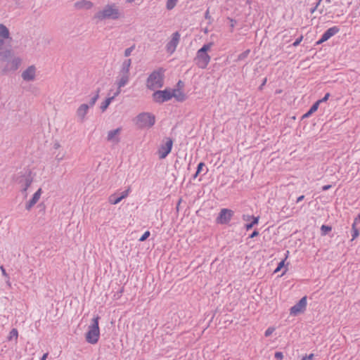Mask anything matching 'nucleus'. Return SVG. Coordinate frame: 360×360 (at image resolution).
Returning <instances> with one entry per match:
<instances>
[{
    "instance_id": "1",
    "label": "nucleus",
    "mask_w": 360,
    "mask_h": 360,
    "mask_svg": "<svg viewBox=\"0 0 360 360\" xmlns=\"http://www.w3.org/2000/svg\"><path fill=\"white\" fill-rule=\"evenodd\" d=\"M165 69L159 68L153 70L148 76L146 80V86L150 90L160 89L164 84Z\"/></svg>"
},
{
    "instance_id": "2",
    "label": "nucleus",
    "mask_w": 360,
    "mask_h": 360,
    "mask_svg": "<svg viewBox=\"0 0 360 360\" xmlns=\"http://www.w3.org/2000/svg\"><path fill=\"white\" fill-rule=\"evenodd\" d=\"M120 12L115 4L105 5L101 11L94 15V18L98 20H117L120 18Z\"/></svg>"
},
{
    "instance_id": "3",
    "label": "nucleus",
    "mask_w": 360,
    "mask_h": 360,
    "mask_svg": "<svg viewBox=\"0 0 360 360\" xmlns=\"http://www.w3.org/2000/svg\"><path fill=\"white\" fill-rule=\"evenodd\" d=\"M101 317L97 315L91 320V323L88 327L85 334V339L88 343L95 345L98 342L100 338L99 320Z\"/></svg>"
},
{
    "instance_id": "4",
    "label": "nucleus",
    "mask_w": 360,
    "mask_h": 360,
    "mask_svg": "<svg viewBox=\"0 0 360 360\" xmlns=\"http://www.w3.org/2000/svg\"><path fill=\"white\" fill-rule=\"evenodd\" d=\"M131 65V59L124 60L122 63L121 68L119 72V77L120 79L117 81V84L119 85L120 87L124 86L129 80V69Z\"/></svg>"
},
{
    "instance_id": "5",
    "label": "nucleus",
    "mask_w": 360,
    "mask_h": 360,
    "mask_svg": "<svg viewBox=\"0 0 360 360\" xmlns=\"http://www.w3.org/2000/svg\"><path fill=\"white\" fill-rule=\"evenodd\" d=\"M155 117L150 112H141L136 116V124L139 128H150L155 124Z\"/></svg>"
},
{
    "instance_id": "6",
    "label": "nucleus",
    "mask_w": 360,
    "mask_h": 360,
    "mask_svg": "<svg viewBox=\"0 0 360 360\" xmlns=\"http://www.w3.org/2000/svg\"><path fill=\"white\" fill-rule=\"evenodd\" d=\"M173 96L172 89L167 88L164 90L155 91L152 94V98L155 103L161 104L171 100Z\"/></svg>"
},
{
    "instance_id": "7",
    "label": "nucleus",
    "mask_w": 360,
    "mask_h": 360,
    "mask_svg": "<svg viewBox=\"0 0 360 360\" xmlns=\"http://www.w3.org/2000/svg\"><path fill=\"white\" fill-rule=\"evenodd\" d=\"M16 181L21 185V191L25 193V197H27V191L33 181L32 171L29 169L27 173L19 175L16 178Z\"/></svg>"
},
{
    "instance_id": "8",
    "label": "nucleus",
    "mask_w": 360,
    "mask_h": 360,
    "mask_svg": "<svg viewBox=\"0 0 360 360\" xmlns=\"http://www.w3.org/2000/svg\"><path fill=\"white\" fill-rule=\"evenodd\" d=\"M173 146V139L165 137L160 145L158 153L160 159H165L171 152Z\"/></svg>"
},
{
    "instance_id": "9",
    "label": "nucleus",
    "mask_w": 360,
    "mask_h": 360,
    "mask_svg": "<svg viewBox=\"0 0 360 360\" xmlns=\"http://www.w3.org/2000/svg\"><path fill=\"white\" fill-rule=\"evenodd\" d=\"M234 215V212L228 208H223L220 210L216 223L218 224H228Z\"/></svg>"
},
{
    "instance_id": "10",
    "label": "nucleus",
    "mask_w": 360,
    "mask_h": 360,
    "mask_svg": "<svg viewBox=\"0 0 360 360\" xmlns=\"http://www.w3.org/2000/svg\"><path fill=\"white\" fill-rule=\"evenodd\" d=\"M210 56L206 52L198 50L195 58L196 65L202 69L206 68L210 61Z\"/></svg>"
},
{
    "instance_id": "11",
    "label": "nucleus",
    "mask_w": 360,
    "mask_h": 360,
    "mask_svg": "<svg viewBox=\"0 0 360 360\" xmlns=\"http://www.w3.org/2000/svg\"><path fill=\"white\" fill-rule=\"evenodd\" d=\"M307 304V296H304L290 309V314L296 316L300 313H303L306 310Z\"/></svg>"
},
{
    "instance_id": "12",
    "label": "nucleus",
    "mask_w": 360,
    "mask_h": 360,
    "mask_svg": "<svg viewBox=\"0 0 360 360\" xmlns=\"http://www.w3.org/2000/svg\"><path fill=\"white\" fill-rule=\"evenodd\" d=\"M180 40V34L179 32H175L172 34V39L166 44V50L169 53H173Z\"/></svg>"
},
{
    "instance_id": "13",
    "label": "nucleus",
    "mask_w": 360,
    "mask_h": 360,
    "mask_svg": "<svg viewBox=\"0 0 360 360\" xmlns=\"http://www.w3.org/2000/svg\"><path fill=\"white\" fill-rule=\"evenodd\" d=\"M130 191V188H128L127 190L122 192L120 195L117 193H113L110 195L108 198V201L112 205L118 204L121 202L124 198H127L129 195Z\"/></svg>"
},
{
    "instance_id": "14",
    "label": "nucleus",
    "mask_w": 360,
    "mask_h": 360,
    "mask_svg": "<svg viewBox=\"0 0 360 360\" xmlns=\"http://www.w3.org/2000/svg\"><path fill=\"white\" fill-rule=\"evenodd\" d=\"M36 68L34 65L29 66L22 73V78L25 81H33L35 79Z\"/></svg>"
},
{
    "instance_id": "15",
    "label": "nucleus",
    "mask_w": 360,
    "mask_h": 360,
    "mask_svg": "<svg viewBox=\"0 0 360 360\" xmlns=\"http://www.w3.org/2000/svg\"><path fill=\"white\" fill-rule=\"evenodd\" d=\"M121 131V127H118L115 129L109 131L108 133L107 140L115 143H118L120 141L119 134H120Z\"/></svg>"
},
{
    "instance_id": "16",
    "label": "nucleus",
    "mask_w": 360,
    "mask_h": 360,
    "mask_svg": "<svg viewBox=\"0 0 360 360\" xmlns=\"http://www.w3.org/2000/svg\"><path fill=\"white\" fill-rule=\"evenodd\" d=\"M42 193L41 188H39L32 195V198L26 203L25 209L30 210V209L37 202Z\"/></svg>"
},
{
    "instance_id": "17",
    "label": "nucleus",
    "mask_w": 360,
    "mask_h": 360,
    "mask_svg": "<svg viewBox=\"0 0 360 360\" xmlns=\"http://www.w3.org/2000/svg\"><path fill=\"white\" fill-rule=\"evenodd\" d=\"M339 31L340 28L338 26L330 27L322 34V39L328 40L330 37L338 33Z\"/></svg>"
},
{
    "instance_id": "18",
    "label": "nucleus",
    "mask_w": 360,
    "mask_h": 360,
    "mask_svg": "<svg viewBox=\"0 0 360 360\" xmlns=\"http://www.w3.org/2000/svg\"><path fill=\"white\" fill-rule=\"evenodd\" d=\"M93 6H94V4L91 1H87V0H82V1H77L76 3H75V7L79 10H81V9L89 10V9H91L93 7Z\"/></svg>"
},
{
    "instance_id": "19",
    "label": "nucleus",
    "mask_w": 360,
    "mask_h": 360,
    "mask_svg": "<svg viewBox=\"0 0 360 360\" xmlns=\"http://www.w3.org/2000/svg\"><path fill=\"white\" fill-rule=\"evenodd\" d=\"M89 108V105L87 104H82L77 110V115L81 119V121L83 122L84 117L88 112Z\"/></svg>"
},
{
    "instance_id": "20",
    "label": "nucleus",
    "mask_w": 360,
    "mask_h": 360,
    "mask_svg": "<svg viewBox=\"0 0 360 360\" xmlns=\"http://www.w3.org/2000/svg\"><path fill=\"white\" fill-rule=\"evenodd\" d=\"M172 93H174L173 98H174L179 102H183L187 98L186 94L179 89H172Z\"/></svg>"
},
{
    "instance_id": "21",
    "label": "nucleus",
    "mask_w": 360,
    "mask_h": 360,
    "mask_svg": "<svg viewBox=\"0 0 360 360\" xmlns=\"http://www.w3.org/2000/svg\"><path fill=\"white\" fill-rule=\"evenodd\" d=\"M8 62L10 64V70L15 71L19 68L21 63V60L19 58H15L11 60H8Z\"/></svg>"
},
{
    "instance_id": "22",
    "label": "nucleus",
    "mask_w": 360,
    "mask_h": 360,
    "mask_svg": "<svg viewBox=\"0 0 360 360\" xmlns=\"http://www.w3.org/2000/svg\"><path fill=\"white\" fill-rule=\"evenodd\" d=\"M9 30L3 24H0V37L4 39L9 38Z\"/></svg>"
},
{
    "instance_id": "23",
    "label": "nucleus",
    "mask_w": 360,
    "mask_h": 360,
    "mask_svg": "<svg viewBox=\"0 0 360 360\" xmlns=\"http://www.w3.org/2000/svg\"><path fill=\"white\" fill-rule=\"evenodd\" d=\"M18 337V331L16 328H13L10 333L8 336L7 337L8 341L15 340V342L17 343Z\"/></svg>"
},
{
    "instance_id": "24",
    "label": "nucleus",
    "mask_w": 360,
    "mask_h": 360,
    "mask_svg": "<svg viewBox=\"0 0 360 360\" xmlns=\"http://www.w3.org/2000/svg\"><path fill=\"white\" fill-rule=\"evenodd\" d=\"M259 220V216L255 217L251 219L250 223L245 224V229L249 231L253 228L254 226L258 224Z\"/></svg>"
},
{
    "instance_id": "25",
    "label": "nucleus",
    "mask_w": 360,
    "mask_h": 360,
    "mask_svg": "<svg viewBox=\"0 0 360 360\" xmlns=\"http://www.w3.org/2000/svg\"><path fill=\"white\" fill-rule=\"evenodd\" d=\"M113 101V97H108L107 98L101 105V110L102 112H104L106 110V109L108 108L110 103Z\"/></svg>"
},
{
    "instance_id": "26",
    "label": "nucleus",
    "mask_w": 360,
    "mask_h": 360,
    "mask_svg": "<svg viewBox=\"0 0 360 360\" xmlns=\"http://www.w3.org/2000/svg\"><path fill=\"white\" fill-rule=\"evenodd\" d=\"M100 91H101V89L98 88L96 89V94L91 98V100L89 101V107H93L95 105L96 101L99 98Z\"/></svg>"
},
{
    "instance_id": "27",
    "label": "nucleus",
    "mask_w": 360,
    "mask_h": 360,
    "mask_svg": "<svg viewBox=\"0 0 360 360\" xmlns=\"http://www.w3.org/2000/svg\"><path fill=\"white\" fill-rule=\"evenodd\" d=\"M331 230L332 227L330 226L323 224L321 227V236H326Z\"/></svg>"
},
{
    "instance_id": "28",
    "label": "nucleus",
    "mask_w": 360,
    "mask_h": 360,
    "mask_svg": "<svg viewBox=\"0 0 360 360\" xmlns=\"http://www.w3.org/2000/svg\"><path fill=\"white\" fill-rule=\"evenodd\" d=\"M204 167H205V164L203 162H200L197 166L196 171H198V173H201L204 171L203 175H205L208 172V169L206 167L204 169Z\"/></svg>"
},
{
    "instance_id": "29",
    "label": "nucleus",
    "mask_w": 360,
    "mask_h": 360,
    "mask_svg": "<svg viewBox=\"0 0 360 360\" xmlns=\"http://www.w3.org/2000/svg\"><path fill=\"white\" fill-rule=\"evenodd\" d=\"M250 53V49L245 50V51H243V53H241L240 54H239L238 56V58H237L236 60L237 61L243 60L244 59H245L248 56Z\"/></svg>"
},
{
    "instance_id": "30",
    "label": "nucleus",
    "mask_w": 360,
    "mask_h": 360,
    "mask_svg": "<svg viewBox=\"0 0 360 360\" xmlns=\"http://www.w3.org/2000/svg\"><path fill=\"white\" fill-rule=\"evenodd\" d=\"M288 254H289V251H287V254H286L285 258L284 259L281 260L278 263V264L277 267L276 268V269L274 270V273L278 272L282 268L284 267V266H285V261Z\"/></svg>"
},
{
    "instance_id": "31",
    "label": "nucleus",
    "mask_w": 360,
    "mask_h": 360,
    "mask_svg": "<svg viewBox=\"0 0 360 360\" xmlns=\"http://www.w3.org/2000/svg\"><path fill=\"white\" fill-rule=\"evenodd\" d=\"M176 3H177V0H167V5H166L167 8L168 10H172V8H174Z\"/></svg>"
},
{
    "instance_id": "32",
    "label": "nucleus",
    "mask_w": 360,
    "mask_h": 360,
    "mask_svg": "<svg viewBox=\"0 0 360 360\" xmlns=\"http://www.w3.org/2000/svg\"><path fill=\"white\" fill-rule=\"evenodd\" d=\"M212 45H213V43H212V42L205 44L199 50L201 51L202 52L207 53V51L211 49Z\"/></svg>"
},
{
    "instance_id": "33",
    "label": "nucleus",
    "mask_w": 360,
    "mask_h": 360,
    "mask_svg": "<svg viewBox=\"0 0 360 360\" xmlns=\"http://www.w3.org/2000/svg\"><path fill=\"white\" fill-rule=\"evenodd\" d=\"M319 105H320L319 102H318V101H316L315 103H314L312 104V105L310 107V108L309 109L310 112H311L312 114L314 112H315L318 110Z\"/></svg>"
},
{
    "instance_id": "34",
    "label": "nucleus",
    "mask_w": 360,
    "mask_h": 360,
    "mask_svg": "<svg viewBox=\"0 0 360 360\" xmlns=\"http://www.w3.org/2000/svg\"><path fill=\"white\" fill-rule=\"evenodd\" d=\"M135 46H136L135 44H133L129 48L126 49L124 51V56L125 57L129 56L131 55V52L134 50Z\"/></svg>"
},
{
    "instance_id": "35",
    "label": "nucleus",
    "mask_w": 360,
    "mask_h": 360,
    "mask_svg": "<svg viewBox=\"0 0 360 360\" xmlns=\"http://www.w3.org/2000/svg\"><path fill=\"white\" fill-rule=\"evenodd\" d=\"M10 71H12V70H10V64L7 62V63L2 68L1 72L3 75H5Z\"/></svg>"
},
{
    "instance_id": "36",
    "label": "nucleus",
    "mask_w": 360,
    "mask_h": 360,
    "mask_svg": "<svg viewBox=\"0 0 360 360\" xmlns=\"http://www.w3.org/2000/svg\"><path fill=\"white\" fill-rule=\"evenodd\" d=\"M150 236V233L149 231H146L139 238V241L143 242L147 240V238Z\"/></svg>"
},
{
    "instance_id": "37",
    "label": "nucleus",
    "mask_w": 360,
    "mask_h": 360,
    "mask_svg": "<svg viewBox=\"0 0 360 360\" xmlns=\"http://www.w3.org/2000/svg\"><path fill=\"white\" fill-rule=\"evenodd\" d=\"M205 18L206 20H208V24H211L213 21V19L212 18L211 15H210V11L209 8L207 9V11L205 13Z\"/></svg>"
},
{
    "instance_id": "38",
    "label": "nucleus",
    "mask_w": 360,
    "mask_h": 360,
    "mask_svg": "<svg viewBox=\"0 0 360 360\" xmlns=\"http://www.w3.org/2000/svg\"><path fill=\"white\" fill-rule=\"evenodd\" d=\"M274 330H275V328H273V327H269V328H268L266 330L265 333H264V336H265V337H269V336H270V335L272 334V333L274 331Z\"/></svg>"
},
{
    "instance_id": "39",
    "label": "nucleus",
    "mask_w": 360,
    "mask_h": 360,
    "mask_svg": "<svg viewBox=\"0 0 360 360\" xmlns=\"http://www.w3.org/2000/svg\"><path fill=\"white\" fill-rule=\"evenodd\" d=\"M330 96V94L326 93L325 94V96L321 99H319L317 101L319 102V104L321 103H323V102H326L328 100Z\"/></svg>"
},
{
    "instance_id": "40",
    "label": "nucleus",
    "mask_w": 360,
    "mask_h": 360,
    "mask_svg": "<svg viewBox=\"0 0 360 360\" xmlns=\"http://www.w3.org/2000/svg\"><path fill=\"white\" fill-rule=\"evenodd\" d=\"M274 357L277 360H281L283 358V354L281 352H276L274 354Z\"/></svg>"
},
{
    "instance_id": "41",
    "label": "nucleus",
    "mask_w": 360,
    "mask_h": 360,
    "mask_svg": "<svg viewBox=\"0 0 360 360\" xmlns=\"http://www.w3.org/2000/svg\"><path fill=\"white\" fill-rule=\"evenodd\" d=\"M303 39V35H301L300 37H298L293 43H292V46H297L300 43L301 41H302Z\"/></svg>"
},
{
    "instance_id": "42",
    "label": "nucleus",
    "mask_w": 360,
    "mask_h": 360,
    "mask_svg": "<svg viewBox=\"0 0 360 360\" xmlns=\"http://www.w3.org/2000/svg\"><path fill=\"white\" fill-rule=\"evenodd\" d=\"M0 269H1V271L2 273V275L6 278H8V280L10 279V277L8 276V274L6 273V271L5 269V268L4 267V266H0Z\"/></svg>"
},
{
    "instance_id": "43",
    "label": "nucleus",
    "mask_w": 360,
    "mask_h": 360,
    "mask_svg": "<svg viewBox=\"0 0 360 360\" xmlns=\"http://www.w3.org/2000/svg\"><path fill=\"white\" fill-rule=\"evenodd\" d=\"M352 240H354L355 238H356L359 235V229H355L354 231H352Z\"/></svg>"
},
{
    "instance_id": "44",
    "label": "nucleus",
    "mask_w": 360,
    "mask_h": 360,
    "mask_svg": "<svg viewBox=\"0 0 360 360\" xmlns=\"http://www.w3.org/2000/svg\"><path fill=\"white\" fill-rule=\"evenodd\" d=\"M124 292V287H122L115 294L114 297H116V299H119L121 296L122 292Z\"/></svg>"
},
{
    "instance_id": "45",
    "label": "nucleus",
    "mask_w": 360,
    "mask_h": 360,
    "mask_svg": "<svg viewBox=\"0 0 360 360\" xmlns=\"http://www.w3.org/2000/svg\"><path fill=\"white\" fill-rule=\"evenodd\" d=\"M254 217H255L253 215H249V214H243L242 216V219L244 221H250V220L252 219V218H254Z\"/></svg>"
},
{
    "instance_id": "46",
    "label": "nucleus",
    "mask_w": 360,
    "mask_h": 360,
    "mask_svg": "<svg viewBox=\"0 0 360 360\" xmlns=\"http://www.w3.org/2000/svg\"><path fill=\"white\" fill-rule=\"evenodd\" d=\"M259 231H258L257 229H255V230H254V231H252V233L249 236V237H248V238H255V237L258 236H259Z\"/></svg>"
},
{
    "instance_id": "47",
    "label": "nucleus",
    "mask_w": 360,
    "mask_h": 360,
    "mask_svg": "<svg viewBox=\"0 0 360 360\" xmlns=\"http://www.w3.org/2000/svg\"><path fill=\"white\" fill-rule=\"evenodd\" d=\"M321 1L322 0H318V1L316 2L315 6L310 9V13H314V11L317 9V8L319 6V4H320Z\"/></svg>"
},
{
    "instance_id": "48",
    "label": "nucleus",
    "mask_w": 360,
    "mask_h": 360,
    "mask_svg": "<svg viewBox=\"0 0 360 360\" xmlns=\"http://www.w3.org/2000/svg\"><path fill=\"white\" fill-rule=\"evenodd\" d=\"M121 88H122V87H120V86H119V85H117V91L114 93L113 96H111V97H113V100L115 99V98L116 96H117L120 94V92H121Z\"/></svg>"
},
{
    "instance_id": "49",
    "label": "nucleus",
    "mask_w": 360,
    "mask_h": 360,
    "mask_svg": "<svg viewBox=\"0 0 360 360\" xmlns=\"http://www.w3.org/2000/svg\"><path fill=\"white\" fill-rule=\"evenodd\" d=\"M312 115L311 112H310L309 110H308L306 113H304L302 116V120H304V119H306V118H308L311 115Z\"/></svg>"
},
{
    "instance_id": "50",
    "label": "nucleus",
    "mask_w": 360,
    "mask_h": 360,
    "mask_svg": "<svg viewBox=\"0 0 360 360\" xmlns=\"http://www.w3.org/2000/svg\"><path fill=\"white\" fill-rule=\"evenodd\" d=\"M176 86L178 88L177 89L180 90L181 88L184 86V83L181 80H179L176 84Z\"/></svg>"
},
{
    "instance_id": "51",
    "label": "nucleus",
    "mask_w": 360,
    "mask_h": 360,
    "mask_svg": "<svg viewBox=\"0 0 360 360\" xmlns=\"http://www.w3.org/2000/svg\"><path fill=\"white\" fill-rule=\"evenodd\" d=\"M229 20L231 21V32L233 31V28L234 27L235 25L236 24V20H233L232 18H229Z\"/></svg>"
},
{
    "instance_id": "52",
    "label": "nucleus",
    "mask_w": 360,
    "mask_h": 360,
    "mask_svg": "<svg viewBox=\"0 0 360 360\" xmlns=\"http://www.w3.org/2000/svg\"><path fill=\"white\" fill-rule=\"evenodd\" d=\"M10 55H11V51H8V50H7L3 53V57L4 58H7L8 57L10 56Z\"/></svg>"
},
{
    "instance_id": "53",
    "label": "nucleus",
    "mask_w": 360,
    "mask_h": 360,
    "mask_svg": "<svg viewBox=\"0 0 360 360\" xmlns=\"http://www.w3.org/2000/svg\"><path fill=\"white\" fill-rule=\"evenodd\" d=\"M331 187H332V185H330V184L325 185V186H322L321 190L323 191H328V189H330Z\"/></svg>"
},
{
    "instance_id": "54",
    "label": "nucleus",
    "mask_w": 360,
    "mask_h": 360,
    "mask_svg": "<svg viewBox=\"0 0 360 360\" xmlns=\"http://www.w3.org/2000/svg\"><path fill=\"white\" fill-rule=\"evenodd\" d=\"M267 82V79L266 78H264L262 81V83L261 84V85L259 86V90H262L263 89V86L266 84Z\"/></svg>"
},
{
    "instance_id": "55",
    "label": "nucleus",
    "mask_w": 360,
    "mask_h": 360,
    "mask_svg": "<svg viewBox=\"0 0 360 360\" xmlns=\"http://www.w3.org/2000/svg\"><path fill=\"white\" fill-rule=\"evenodd\" d=\"M356 220H357V219H355L354 222H353V224H352V231H354L355 229H358L356 228Z\"/></svg>"
},
{
    "instance_id": "56",
    "label": "nucleus",
    "mask_w": 360,
    "mask_h": 360,
    "mask_svg": "<svg viewBox=\"0 0 360 360\" xmlns=\"http://www.w3.org/2000/svg\"><path fill=\"white\" fill-rule=\"evenodd\" d=\"M304 198V195H302L300 196H299L297 198V202H301L302 200H303Z\"/></svg>"
},
{
    "instance_id": "57",
    "label": "nucleus",
    "mask_w": 360,
    "mask_h": 360,
    "mask_svg": "<svg viewBox=\"0 0 360 360\" xmlns=\"http://www.w3.org/2000/svg\"><path fill=\"white\" fill-rule=\"evenodd\" d=\"M48 355H49V353H48V352H47V353L44 354H43V356H41V358L40 359V360H46V358H47V356H48Z\"/></svg>"
},
{
    "instance_id": "58",
    "label": "nucleus",
    "mask_w": 360,
    "mask_h": 360,
    "mask_svg": "<svg viewBox=\"0 0 360 360\" xmlns=\"http://www.w3.org/2000/svg\"><path fill=\"white\" fill-rule=\"evenodd\" d=\"M327 40H323L322 39V36L321 37V38L319 39V40L316 42V44H321L322 43H323L324 41H326Z\"/></svg>"
},
{
    "instance_id": "59",
    "label": "nucleus",
    "mask_w": 360,
    "mask_h": 360,
    "mask_svg": "<svg viewBox=\"0 0 360 360\" xmlns=\"http://www.w3.org/2000/svg\"><path fill=\"white\" fill-rule=\"evenodd\" d=\"M200 174V173H198V171H196L195 173L192 176L193 179H195Z\"/></svg>"
},
{
    "instance_id": "60",
    "label": "nucleus",
    "mask_w": 360,
    "mask_h": 360,
    "mask_svg": "<svg viewBox=\"0 0 360 360\" xmlns=\"http://www.w3.org/2000/svg\"><path fill=\"white\" fill-rule=\"evenodd\" d=\"M200 174V173H198V171H196L195 173L192 176L193 179H195Z\"/></svg>"
},
{
    "instance_id": "61",
    "label": "nucleus",
    "mask_w": 360,
    "mask_h": 360,
    "mask_svg": "<svg viewBox=\"0 0 360 360\" xmlns=\"http://www.w3.org/2000/svg\"><path fill=\"white\" fill-rule=\"evenodd\" d=\"M306 357H307L309 360H312V359H313V357H314V354H310L309 355L306 356Z\"/></svg>"
},
{
    "instance_id": "62",
    "label": "nucleus",
    "mask_w": 360,
    "mask_h": 360,
    "mask_svg": "<svg viewBox=\"0 0 360 360\" xmlns=\"http://www.w3.org/2000/svg\"><path fill=\"white\" fill-rule=\"evenodd\" d=\"M4 44V39H0V49H1Z\"/></svg>"
},
{
    "instance_id": "63",
    "label": "nucleus",
    "mask_w": 360,
    "mask_h": 360,
    "mask_svg": "<svg viewBox=\"0 0 360 360\" xmlns=\"http://www.w3.org/2000/svg\"><path fill=\"white\" fill-rule=\"evenodd\" d=\"M181 202V199H179V202H178V203H177V205H176V210H179V205H180Z\"/></svg>"
},
{
    "instance_id": "64",
    "label": "nucleus",
    "mask_w": 360,
    "mask_h": 360,
    "mask_svg": "<svg viewBox=\"0 0 360 360\" xmlns=\"http://www.w3.org/2000/svg\"><path fill=\"white\" fill-rule=\"evenodd\" d=\"M6 283L8 284V286H11L10 279L8 280V278H6Z\"/></svg>"
}]
</instances>
